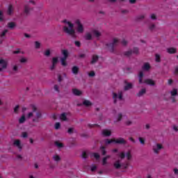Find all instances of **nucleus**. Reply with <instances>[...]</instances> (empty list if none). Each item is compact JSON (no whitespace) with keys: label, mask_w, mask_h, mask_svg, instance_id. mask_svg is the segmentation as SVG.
I'll list each match as a JSON object with an SVG mask.
<instances>
[{"label":"nucleus","mask_w":178,"mask_h":178,"mask_svg":"<svg viewBox=\"0 0 178 178\" xmlns=\"http://www.w3.org/2000/svg\"><path fill=\"white\" fill-rule=\"evenodd\" d=\"M14 145L17 147H18V149L21 151L22 148H23V147L22 146V144L20 143V140H15L14 141Z\"/></svg>","instance_id":"f8f14e48"},{"label":"nucleus","mask_w":178,"mask_h":178,"mask_svg":"<svg viewBox=\"0 0 178 178\" xmlns=\"http://www.w3.org/2000/svg\"><path fill=\"white\" fill-rule=\"evenodd\" d=\"M149 29L151 31H154V30H155V24H152L150 26H149Z\"/></svg>","instance_id":"de8ad7c7"},{"label":"nucleus","mask_w":178,"mask_h":178,"mask_svg":"<svg viewBox=\"0 0 178 178\" xmlns=\"http://www.w3.org/2000/svg\"><path fill=\"white\" fill-rule=\"evenodd\" d=\"M54 90H55V91H56L57 92H59V86H58V85H55V86H54Z\"/></svg>","instance_id":"69168bd1"},{"label":"nucleus","mask_w":178,"mask_h":178,"mask_svg":"<svg viewBox=\"0 0 178 178\" xmlns=\"http://www.w3.org/2000/svg\"><path fill=\"white\" fill-rule=\"evenodd\" d=\"M53 159L56 161V162H59V161H60V157L58 155L54 156Z\"/></svg>","instance_id":"58836bf2"},{"label":"nucleus","mask_w":178,"mask_h":178,"mask_svg":"<svg viewBox=\"0 0 178 178\" xmlns=\"http://www.w3.org/2000/svg\"><path fill=\"white\" fill-rule=\"evenodd\" d=\"M8 29H5L2 33H0V37H5L6 35V33H8Z\"/></svg>","instance_id":"c03bdc74"},{"label":"nucleus","mask_w":178,"mask_h":178,"mask_svg":"<svg viewBox=\"0 0 178 178\" xmlns=\"http://www.w3.org/2000/svg\"><path fill=\"white\" fill-rule=\"evenodd\" d=\"M7 27L10 29V30H13L15 27H16V23L13 22H10L8 23Z\"/></svg>","instance_id":"ddd939ff"},{"label":"nucleus","mask_w":178,"mask_h":178,"mask_svg":"<svg viewBox=\"0 0 178 178\" xmlns=\"http://www.w3.org/2000/svg\"><path fill=\"white\" fill-rule=\"evenodd\" d=\"M119 44V40L116 38L113 39V41L112 43H108L106 44V47L110 49L111 52H113L115 49V47Z\"/></svg>","instance_id":"20e7f679"},{"label":"nucleus","mask_w":178,"mask_h":178,"mask_svg":"<svg viewBox=\"0 0 178 178\" xmlns=\"http://www.w3.org/2000/svg\"><path fill=\"white\" fill-rule=\"evenodd\" d=\"M74 44L75 47H77L78 48H80V47H81V42H80V41H75Z\"/></svg>","instance_id":"79ce46f5"},{"label":"nucleus","mask_w":178,"mask_h":178,"mask_svg":"<svg viewBox=\"0 0 178 178\" xmlns=\"http://www.w3.org/2000/svg\"><path fill=\"white\" fill-rule=\"evenodd\" d=\"M35 47L37 49H38V48H40V47H41V43H40L39 42H35Z\"/></svg>","instance_id":"3c124183"},{"label":"nucleus","mask_w":178,"mask_h":178,"mask_svg":"<svg viewBox=\"0 0 178 178\" xmlns=\"http://www.w3.org/2000/svg\"><path fill=\"white\" fill-rule=\"evenodd\" d=\"M83 104L85 105V106H91L92 105L91 102L88 100H84Z\"/></svg>","instance_id":"a878e982"},{"label":"nucleus","mask_w":178,"mask_h":178,"mask_svg":"<svg viewBox=\"0 0 178 178\" xmlns=\"http://www.w3.org/2000/svg\"><path fill=\"white\" fill-rule=\"evenodd\" d=\"M13 13V6L12 5H10L8 6L7 13L8 15H12Z\"/></svg>","instance_id":"393cba45"},{"label":"nucleus","mask_w":178,"mask_h":178,"mask_svg":"<svg viewBox=\"0 0 178 178\" xmlns=\"http://www.w3.org/2000/svg\"><path fill=\"white\" fill-rule=\"evenodd\" d=\"M92 33H93V35L95 37H100L101 36V33H99V31H98L97 30H94Z\"/></svg>","instance_id":"2f4dec72"},{"label":"nucleus","mask_w":178,"mask_h":178,"mask_svg":"<svg viewBox=\"0 0 178 178\" xmlns=\"http://www.w3.org/2000/svg\"><path fill=\"white\" fill-rule=\"evenodd\" d=\"M44 56H50L51 55V50L47 49L44 53Z\"/></svg>","instance_id":"ea45409f"},{"label":"nucleus","mask_w":178,"mask_h":178,"mask_svg":"<svg viewBox=\"0 0 178 178\" xmlns=\"http://www.w3.org/2000/svg\"><path fill=\"white\" fill-rule=\"evenodd\" d=\"M121 166L122 167V169H127L129 168V163H127L125 164H122Z\"/></svg>","instance_id":"4d7b16f0"},{"label":"nucleus","mask_w":178,"mask_h":178,"mask_svg":"<svg viewBox=\"0 0 178 178\" xmlns=\"http://www.w3.org/2000/svg\"><path fill=\"white\" fill-rule=\"evenodd\" d=\"M146 92V90L145 88H143L140 91H139V92L137 94L138 97H143V95H144V94H145Z\"/></svg>","instance_id":"5701e85b"},{"label":"nucleus","mask_w":178,"mask_h":178,"mask_svg":"<svg viewBox=\"0 0 178 178\" xmlns=\"http://www.w3.org/2000/svg\"><path fill=\"white\" fill-rule=\"evenodd\" d=\"M161 149H163V146L161 144L157 143L156 146H153L154 154H159Z\"/></svg>","instance_id":"423d86ee"},{"label":"nucleus","mask_w":178,"mask_h":178,"mask_svg":"<svg viewBox=\"0 0 178 178\" xmlns=\"http://www.w3.org/2000/svg\"><path fill=\"white\" fill-rule=\"evenodd\" d=\"M99 59V56L98 55L94 54L92 56V60L90 61L91 65H94L98 62Z\"/></svg>","instance_id":"6e6552de"},{"label":"nucleus","mask_w":178,"mask_h":178,"mask_svg":"<svg viewBox=\"0 0 178 178\" xmlns=\"http://www.w3.org/2000/svg\"><path fill=\"white\" fill-rule=\"evenodd\" d=\"M119 156L120 158H121V159H124V158L126 157V154H124V152H122L121 154H120Z\"/></svg>","instance_id":"5fc2aeb1"},{"label":"nucleus","mask_w":178,"mask_h":178,"mask_svg":"<svg viewBox=\"0 0 178 178\" xmlns=\"http://www.w3.org/2000/svg\"><path fill=\"white\" fill-rule=\"evenodd\" d=\"M132 54H133V51H132V50H129V51H125V52L124 53V55L125 56H131Z\"/></svg>","instance_id":"7c9ffc66"},{"label":"nucleus","mask_w":178,"mask_h":178,"mask_svg":"<svg viewBox=\"0 0 178 178\" xmlns=\"http://www.w3.org/2000/svg\"><path fill=\"white\" fill-rule=\"evenodd\" d=\"M170 94H171L172 102H176V99H175V97H176V95H177V89H173L170 92Z\"/></svg>","instance_id":"1a4fd4ad"},{"label":"nucleus","mask_w":178,"mask_h":178,"mask_svg":"<svg viewBox=\"0 0 178 178\" xmlns=\"http://www.w3.org/2000/svg\"><path fill=\"white\" fill-rule=\"evenodd\" d=\"M90 170L92 172H95V170H97V166L96 165L92 166L91 168H90Z\"/></svg>","instance_id":"e2e57ef3"},{"label":"nucleus","mask_w":178,"mask_h":178,"mask_svg":"<svg viewBox=\"0 0 178 178\" xmlns=\"http://www.w3.org/2000/svg\"><path fill=\"white\" fill-rule=\"evenodd\" d=\"M139 141L142 145H144L145 144V139L143 138H139Z\"/></svg>","instance_id":"09e8293b"},{"label":"nucleus","mask_w":178,"mask_h":178,"mask_svg":"<svg viewBox=\"0 0 178 178\" xmlns=\"http://www.w3.org/2000/svg\"><path fill=\"white\" fill-rule=\"evenodd\" d=\"M55 129H56V130H58V129H60V122H56V123Z\"/></svg>","instance_id":"864d4df0"},{"label":"nucleus","mask_w":178,"mask_h":178,"mask_svg":"<svg viewBox=\"0 0 178 178\" xmlns=\"http://www.w3.org/2000/svg\"><path fill=\"white\" fill-rule=\"evenodd\" d=\"M143 70H149L151 69V65H149V63H145L143 67Z\"/></svg>","instance_id":"4be33fe9"},{"label":"nucleus","mask_w":178,"mask_h":178,"mask_svg":"<svg viewBox=\"0 0 178 178\" xmlns=\"http://www.w3.org/2000/svg\"><path fill=\"white\" fill-rule=\"evenodd\" d=\"M113 165H114V168H115V169H120L121 168H122V164H120V161H116L115 163H114V164H113Z\"/></svg>","instance_id":"f3484780"},{"label":"nucleus","mask_w":178,"mask_h":178,"mask_svg":"<svg viewBox=\"0 0 178 178\" xmlns=\"http://www.w3.org/2000/svg\"><path fill=\"white\" fill-rule=\"evenodd\" d=\"M112 143H115V139H106L105 140V144H112Z\"/></svg>","instance_id":"e433bc0d"},{"label":"nucleus","mask_w":178,"mask_h":178,"mask_svg":"<svg viewBox=\"0 0 178 178\" xmlns=\"http://www.w3.org/2000/svg\"><path fill=\"white\" fill-rule=\"evenodd\" d=\"M63 23H66L67 24H68L70 27L69 28L67 26H64L63 27L64 33H66L67 34H68V35H71L72 38H77V35H76V31H74V29H73V27H74V25L66 19L63 21Z\"/></svg>","instance_id":"f257e3e1"},{"label":"nucleus","mask_w":178,"mask_h":178,"mask_svg":"<svg viewBox=\"0 0 178 178\" xmlns=\"http://www.w3.org/2000/svg\"><path fill=\"white\" fill-rule=\"evenodd\" d=\"M113 98L114 99V104H116V99H120V101H122L123 99V93L122 92H119L118 95L117 93L113 92Z\"/></svg>","instance_id":"39448f33"},{"label":"nucleus","mask_w":178,"mask_h":178,"mask_svg":"<svg viewBox=\"0 0 178 178\" xmlns=\"http://www.w3.org/2000/svg\"><path fill=\"white\" fill-rule=\"evenodd\" d=\"M22 137H23V138H27V137H28L27 132H23Z\"/></svg>","instance_id":"0e129e2a"},{"label":"nucleus","mask_w":178,"mask_h":178,"mask_svg":"<svg viewBox=\"0 0 178 178\" xmlns=\"http://www.w3.org/2000/svg\"><path fill=\"white\" fill-rule=\"evenodd\" d=\"M89 77H94V76H95V72L94 71H91L89 74H88Z\"/></svg>","instance_id":"13d9d810"},{"label":"nucleus","mask_w":178,"mask_h":178,"mask_svg":"<svg viewBox=\"0 0 178 178\" xmlns=\"http://www.w3.org/2000/svg\"><path fill=\"white\" fill-rule=\"evenodd\" d=\"M24 122H26V117L24 115H22V118H19V122L20 124H23Z\"/></svg>","instance_id":"f704fd0d"},{"label":"nucleus","mask_w":178,"mask_h":178,"mask_svg":"<svg viewBox=\"0 0 178 178\" xmlns=\"http://www.w3.org/2000/svg\"><path fill=\"white\" fill-rule=\"evenodd\" d=\"M177 49H176V48H174V47H170V48H168V49H167V52L168 53V54H176V52H177Z\"/></svg>","instance_id":"a211bd4d"},{"label":"nucleus","mask_w":178,"mask_h":178,"mask_svg":"<svg viewBox=\"0 0 178 178\" xmlns=\"http://www.w3.org/2000/svg\"><path fill=\"white\" fill-rule=\"evenodd\" d=\"M144 17H145V15H139L136 17V20H143V19H144Z\"/></svg>","instance_id":"49530a36"},{"label":"nucleus","mask_w":178,"mask_h":178,"mask_svg":"<svg viewBox=\"0 0 178 178\" xmlns=\"http://www.w3.org/2000/svg\"><path fill=\"white\" fill-rule=\"evenodd\" d=\"M85 39L87 40L88 41H90L92 40V35H91V33H88L85 35Z\"/></svg>","instance_id":"b1692460"},{"label":"nucleus","mask_w":178,"mask_h":178,"mask_svg":"<svg viewBox=\"0 0 178 178\" xmlns=\"http://www.w3.org/2000/svg\"><path fill=\"white\" fill-rule=\"evenodd\" d=\"M100 150L102 152V155H106V149L104 146H101Z\"/></svg>","instance_id":"cd10ccee"},{"label":"nucleus","mask_w":178,"mask_h":178,"mask_svg":"<svg viewBox=\"0 0 178 178\" xmlns=\"http://www.w3.org/2000/svg\"><path fill=\"white\" fill-rule=\"evenodd\" d=\"M55 145L58 147V148H63V143H59V141H56Z\"/></svg>","instance_id":"c85d7f7f"},{"label":"nucleus","mask_w":178,"mask_h":178,"mask_svg":"<svg viewBox=\"0 0 178 178\" xmlns=\"http://www.w3.org/2000/svg\"><path fill=\"white\" fill-rule=\"evenodd\" d=\"M30 10H31V8H30V5L25 6L24 13H26V15H29V13H30Z\"/></svg>","instance_id":"aec40b11"},{"label":"nucleus","mask_w":178,"mask_h":178,"mask_svg":"<svg viewBox=\"0 0 178 178\" xmlns=\"http://www.w3.org/2000/svg\"><path fill=\"white\" fill-rule=\"evenodd\" d=\"M59 60H58V58L57 57H54V58H52V61H51V63L53 64V65H57L58 64V62Z\"/></svg>","instance_id":"72a5a7b5"},{"label":"nucleus","mask_w":178,"mask_h":178,"mask_svg":"<svg viewBox=\"0 0 178 178\" xmlns=\"http://www.w3.org/2000/svg\"><path fill=\"white\" fill-rule=\"evenodd\" d=\"M7 66H8V63L3 59H1L0 60V72H2L3 69H6Z\"/></svg>","instance_id":"0eeeda50"},{"label":"nucleus","mask_w":178,"mask_h":178,"mask_svg":"<svg viewBox=\"0 0 178 178\" xmlns=\"http://www.w3.org/2000/svg\"><path fill=\"white\" fill-rule=\"evenodd\" d=\"M127 158L128 161H130V159H131V153L130 152H128L127 153Z\"/></svg>","instance_id":"603ef678"},{"label":"nucleus","mask_w":178,"mask_h":178,"mask_svg":"<svg viewBox=\"0 0 178 178\" xmlns=\"http://www.w3.org/2000/svg\"><path fill=\"white\" fill-rule=\"evenodd\" d=\"M75 24H76V31L80 34H83V33H84V26L80 22V19H76L75 21Z\"/></svg>","instance_id":"7ed1b4c3"},{"label":"nucleus","mask_w":178,"mask_h":178,"mask_svg":"<svg viewBox=\"0 0 178 178\" xmlns=\"http://www.w3.org/2000/svg\"><path fill=\"white\" fill-rule=\"evenodd\" d=\"M131 88H133V85L131 83H127L124 86V90L127 91L128 90H131Z\"/></svg>","instance_id":"bb28decb"},{"label":"nucleus","mask_w":178,"mask_h":178,"mask_svg":"<svg viewBox=\"0 0 178 178\" xmlns=\"http://www.w3.org/2000/svg\"><path fill=\"white\" fill-rule=\"evenodd\" d=\"M92 155H93L94 158H95V159H97V160L99 159V158H100V156L98 153H93Z\"/></svg>","instance_id":"a18cd8bd"},{"label":"nucleus","mask_w":178,"mask_h":178,"mask_svg":"<svg viewBox=\"0 0 178 178\" xmlns=\"http://www.w3.org/2000/svg\"><path fill=\"white\" fill-rule=\"evenodd\" d=\"M121 44L124 45V47H126V45H127V41L126 40H122Z\"/></svg>","instance_id":"680f3d73"},{"label":"nucleus","mask_w":178,"mask_h":178,"mask_svg":"<svg viewBox=\"0 0 178 178\" xmlns=\"http://www.w3.org/2000/svg\"><path fill=\"white\" fill-rule=\"evenodd\" d=\"M67 133H68L69 134H72L73 133V128H70V129H68Z\"/></svg>","instance_id":"338daca9"},{"label":"nucleus","mask_w":178,"mask_h":178,"mask_svg":"<svg viewBox=\"0 0 178 178\" xmlns=\"http://www.w3.org/2000/svg\"><path fill=\"white\" fill-rule=\"evenodd\" d=\"M82 158H83V159H87V158H88V155L86 152H83Z\"/></svg>","instance_id":"37998d69"},{"label":"nucleus","mask_w":178,"mask_h":178,"mask_svg":"<svg viewBox=\"0 0 178 178\" xmlns=\"http://www.w3.org/2000/svg\"><path fill=\"white\" fill-rule=\"evenodd\" d=\"M173 172H174L175 175H178V169L177 168H174Z\"/></svg>","instance_id":"774afa93"},{"label":"nucleus","mask_w":178,"mask_h":178,"mask_svg":"<svg viewBox=\"0 0 178 178\" xmlns=\"http://www.w3.org/2000/svg\"><path fill=\"white\" fill-rule=\"evenodd\" d=\"M67 58H61L60 60H61V65L62 66H67V63H66V60Z\"/></svg>","instance_id":"c756f323"},{"label":"nucleus","mask_w":178,"mask_h":178,"mask_svg":"<svg viewBox=\"0 0 178 178\" xmlns=\"http://www.w3.org/2000/svg\"><path fill=\"white\" fill-rule=\"evenodd\" d=\"M143 83L149 86H155V82L152 79H145Z\"/></svg>","instance_id":"dca6fc26"},{"label":"nucleus","mask_w":178,"mask_h":178,"mask_svg":"<svg viewBox=\"0 0 178 178\" xmlns=\"http://www.w3.org/2000/svg\"><path fill=\"white\" fill-rule=\"evenodd\" d=\"M106 161H108L106 159V158L104 157L103 160H102V165H103V166H105V165H106V163H107Z\"/></svg>","instance_id":"052dcab7"},{"label":"nucleus","mask_w":178,"mask_h":178,"mask_svg":"<svg viewBox=\"0 0 178 178\" xmlns=\"http://www.w3.org/2000/svg\"><path fill=\"white\" fill-rule=\"evenodd\" d=\"M62 55H63V58L67 59L69 58V51L66 49L62 50Z\"/></svg>","instance_id":"2eb2a0df"},{"label":"nucleus","mask_w":178,"mask_h":178,"mask_svg":"<svg viewBox=\"0 0 178 178\" xmlns=\"http://www.w3.org/2000/svg\"><path fill=\"white\" fill-rule=\"evenodd\" d=\"M155 60L157 63H159V62H161V55L159 54H156L155 55Z\"/></svg>","instance_id":"473e14b6"},{"label":"nucleus","mask_w":178,"mask_h":178,"mask_svg":"<svg viewBox=\"0 0 178 178\" xmlns=\"http://www.w3.org/2000/svg\"><path fill=\"white\" fill-rule=\"evenodd\" d=\"M60 119L61 120H66L67 118H66V114L64 113H62L60 116Z\"/></svg>","instance_id":"4c0bfd02"},{"label":"nucleus","mask_w":178,"mask_h":178,"mask_svg":"<svg viewBox=\"0 0 178 178\" xmlns=\"http://www.w3.org/2000/svg\"><path fill=\"white\" fill-rule=\"evenodd\" d=\"M143 77H144V72H140L139 73V84H143Z\"/></svg>","instance_id":"412c9836"},{"label":"nucleus","mask_w":178,"mask_h":178,"mask_svg":"<svg viewBox=\"0 0 178 178\" xmlns=\"http://www.w3.org/2000/svg\"><path fill=\"white\" fill-rule=\"evenodd\" d=\"M102 134L104 137H109L112 134V131L108 129H103Z\"/></svg>","instance_id":"9d476101"},{"label":"nucleus","mask_w":178,"mask_h":178,"mask_svg":"<svg viewBox=\"0 0 178 178\" xmlns=\"http://www.w3.org/2000/svg\"><path fill=\"white\" fill-rule=\"evenodd\" d=\"M132 54H138V49L137 47H134L132 51Z\"/></svg>","instance_id":"6e6d98bb"},{"label":"nucleus","mask_w":178,"mask_h":178,"mask_svg":"<svg viewBox=\"0 0 178 178\" xmlns=\"http://www.w3.org/2000/svg\"><path fill=\"white\" fill-rule=\"evenodd\" d=\"M123 118V115L122 113H119L117 118V122H120Z\"/></svg>","instance_id":"a19ab883"},{"label":"nucleus","mask_w":178,"mask_h":178,"mask_svg":"<svg viewBox=\"0 0 178 178\" xmlns=\"http://www.w3.org/2000/svg\"><path fill=\"white\" fill-rule=\"evenodd\" d=\"M19 108H20V106L19 105H17L15 108H14V112L15 113H19Z\"/></svg>","instance_id":"8fccbe9b"},{"label":"nucleus","mask_w":178,"mask_h":178,"mask_svg":"<svg viewBox=\"0 0 178 178\" xmlns=\"http://www.w3.org/2000/svg\"><path fill=\"white\" fill-rule=\"evenodd\" d=\"M114 143L115 144H126V140L123 138H120L118 139H114Z\"/></svg>","instance_id":"9b49d317"},{"label":"nucleus","mask_w":178,"mask_h":178,"mask_svg":"<svg viewBox=\"0 0 178 178\" xmlns=\"http://www.w3.org/2000/svg\"><path fill=\"white\" fill-rule=\"evenodd\" d=\"M72 72L73 73V74H79V67L77 66H74L72 68Z\"/></svg>","instance_id":"6ab92c4d"},{"label":"nucleus","mask_w":178,"mask_h":178,"mask_svg":"<svg viewBox=\"0 0 178 178\" xmlns=\"http://www.w3.org/2000/svg\"><path fill=\"white\" fill-rule=\"evenodd\" d=\"M32 109L33 112L28 114V118L33 117L32 122H33V123H39L41 118H42V114L41 112L37 111V107H35V106H33Z\"/></svg>","instance_id":"f03ea898"},{"label":"nucleus","mask_w":178,"mask_h":178,"mask_svg":"<svg viewBox=\"0 0 178 178\" xmlns=\"http://www.w3.org/2000/svg\"><path fill=\"white\" fill-rule=\"evenodd\" d=\"M19 62L21 63H26V62H27V59L25 58H22L20 60H19Z\"/></svg>","instance_id":"bf43d9fd"},{"label":"nucleus","mask_w":178,"mask_h":178,"mask_svg":"<svg viewBox=\"0 0 178 178\" xmlns=\"http://www.w3.org/2000/svg\"><path fill=\"white\" fill-rule=\"evenodd\" d=\"M72 92L74 95H76L77 97H79L82 94L81 90H79L77 88L72 89Z\"/></svg>","instance_id":"4468645a"},{"label":"nucleus","mask_w":178,"mask_h":178,"mask_svg":"<svg viewBox=\"0 0 178 178\" xmlns=\"http://www.w3.org/2000/svg\"><path fill=\"white\" fill-rule=\"evenodd\" d=\"M88 127L90 129H92V127H99V125L97 124H88Z\"/></svg>","instance_id":"c9c22d12"}]
</instances>
